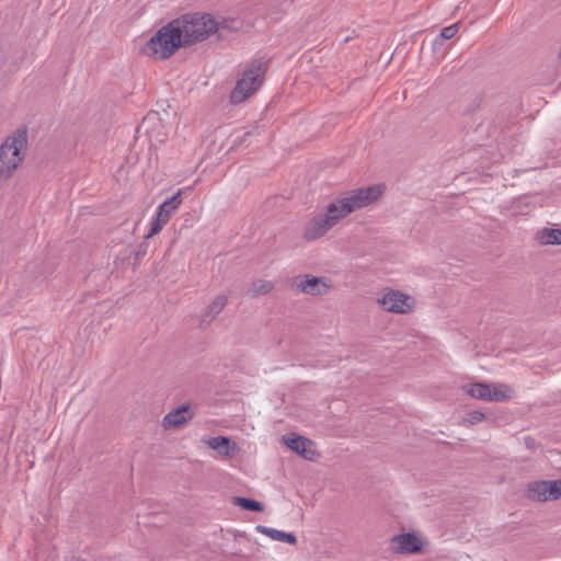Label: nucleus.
<instances>
[{
  "label": "nucleus",
  "mask_w": 561,
  "mask_h": 561,
  "mask_svg": "<svg viewBox=\"0 0 561 561\" xmlns=\"http://www.w3.org/2000/svg\"><path fill=\"white\" fill-rule=\"evenodd\" d=\"M28 148L25 128H19L8 135L0 145V182L9 181L22 167Z\"/></svg>",
  "instance_id": "1"
},
{
  "label": "nucleus",
  "mask_w": 561,
  "mask_h": 561,
  "mask_svg": "<svg viewBox=\"0 0 561 561\" xmlns=\"http://www.w3.org/2000/svg\"><path fill=\"white\" fill-rule=\"evenodd\" d=\"M350 206L342 196L330 202L319 214L314 215L304 228V238L313 241L323 237L341 220L351 215Z\"/></svg>",
  "instance_id": "2"
},
{
  "label": "nucleus",
  "mask_w": 561,
  "mask_h": 561,
  "mask_svg": "<svg viewBox=\"0 0 561 561\" xmlns=\"http://www.w3.org/2000/svg\"><path fill=\"white\" fill-rule=\"evenodd\" d=\"M183 46L174 22L171 21L145 41L140 45L139 51L147 58L162 61L172 57Z\"/></svg>",
  "instance_id": "3"
},
{
  "label": "nucleus",
  "mask_w": 561,
  "mask_h": 561,
  "mask_svg": "<svg viewBox=\"0 0 561 561\" xmlns=\"http://www.w3.org/2000/svg\"><path fill=\"white\" fill-rule=\"evenodd\" d=\"M173 22L184 46L203 42L219 28V22L209 13L184 14Z\"/></svg>",
  "instance_id": "4"
},
{
  "label": "nucleus",
  "mask_w": 561,
  "mask_h": 561,
  "mask_svg": "<svg viewBox=\"0 0 561 561\" xmlns=\"http://www.w3.org/2000/svg\"><path fill=\"white\" fill-rule=\"evenodd\" d=\"M267 61L260 58L251 61L237 80L233 90L230 92V102L240 104L255 94L264 81L267 70Z\"/></svg>",
  "instance_id": "5"
},
{
  "label": "nucleus",
  "mask_w": 561,
  "mask_h": 561,
  "mask_svg": "<svg viewBox=\"0 0 561 561\" xmlns=\"http://www.w3.org/2000/svg\"><path fill=\"white\" fill-rule=\"evenodd\" d=\"M466 394L489 402H504L514 397V389L505 383L473 382L462 387Z\"/></svg>",
  "instance_id": "6"
},
{
  "label": "nucleus",
  "mask_w": 561,
  "mask_h": 561,
  "mask_svg": "<svg viewBox=\"0 0 561 561\" xmlns=\"http://www.w3.org/2000/svg\"><path fill=\"white\" fill-rule=\"evenodd\" d=\"M183 190H179L172 197L163 202L156 211L154 217L151 219L149 232L146 238H151L158 234L164 226L169 222L175 211L182 204Z\"/></svg>",
  "instance_id": "7"
},
{
  "label": "nucleus",
  "mask_w": 561,
  "mask_h": 561,
  "mask_svg": "<svg viewBox=\"0 0 561 561\" xmlns=\"http://www.w3.org/2000/svg\"><path fill=\"white\" fill-rule=\"evenodd\" d=\"M385 192V185L376 184L368 187L352 190L343 195L351 213L365 208L377 202Z\"/></svg>",
  "instance_id": "8"
},
{
  "label": "nucleus",
  "mask_w": 561,
  "mask_h": 561,
  "mask_svg": "<svg viewBox=\"0 0 561 561\" xmlns=\"http://www.w3.org/2000/svg\"><path fill=\"white\" fill-rule=\"evenodd\" d=\"M377 302L383 310L394 313H408L415 305L411 296L394 289H385Z\"/></svg>",
  "instance_id": "9"
},
{
  "label": "nucleus",
  "mask_w": 561,
  "mask_h": 561,
  "mask_svg": "<svg viewBox=\"0 0 561 561\" xmlns=\"http://www.w3.org/2000/svg\"><path fill=\"white\" fill-rule=\"evenodd\" d=\"M390 550L400 554L422 552L427 545L426 539L417 533H403L390 539Z\"/></svg>",
  "instance_id": "10"
},
{
  "label": "nucleus",
  "mask_w": 561,
  "mask_h": 561,
  "mask_svg": "<svg viewBox=\"0 0 561 561\" xmlns=\"http://www.w3.org/2000/svg\"><path fill=\"white\" fill-rule=\"evenodd\" d=\"M527 497L534 501L546 502L561 499V480L536 481L528 484Z\"/></svg>",
  "instance_id": "11"
},
{
  "label": "nucleus",
  "mask_w": 561,
  "mask_h": 561,
  "mask_svg": "<svg viewBox=\"0 0 561 561\" xmlns=\"http://www.w3.org/2000/svg\"><path fill=\"white\" fill-rule=\"evenodd\" d=\"M296 285L301 293L313 296L328 294L333 287L330 279L309 275L298 277Z\"/></svg>",
  "instance_id": "12"
},
{
  "label": "nucleus",
  "mask_w": 561,
  "mask_h": 561,
  "mask_svg": "<svg viewBox=\"0 0 561 561\" xmlns=\"http://www.w3.org/2000/svg\"><path fill=\"white\" fill-rule=\"evenodd\" d=\"M195 415V410L191 404H183L170 411L162 420V427L164 430H174L184 426Z\"/></svg>",
  "instance_id": "13"
},
{
  "label": "nucleus",
  "mask_w": 561,
  "mask_h": 561,
  "mask_svg": "<svg viewBox=\"0 0 561 561\" xmlns=\"http://www.w3.org/2000/svg\"><path fill=\"white\" fill-rule=\"evenodd\" d=\"M285 444L305 459L313 460L317 456L314 444L302 436H285Z\"/></svg>",
  "instance_id": "14"
},
{
  "label": "nucleus",
  "mask_w": 561,
  "mask_h": 561,
  "mask_svg": "<svg viewBox=\"0 0 561 561\" xmlns=\"http://www.w3.org/2000/svg\"><path fill=\"white\" fill-rule=\"evenodd\" d=\"M205 443L221 457L232 458L239 453L238 445L225 436L210 437Z\"/></svg>",
  "instance_id": "15"
},
{
  "label": "nucleus",
  "mask_w": 561,
  "mask_h": 561,
  "mask_svg": "<svg viewBox=\"0 0 561 561\" xmlns=\"http://www.w3.org/2000/svg\"><path fill=\"white\" fill-rule=\"evenodd\" d=\"M536 240L542 245H561V229L542 228L537 231Z\"/></svg>",
  "instance_id": "16"
},
{
  "label": "nucleus",
  "mask_w": 561,
  "mask_h": 561,
  "mask_svg": "<svg viewBox=\"0 0 561 561\" xmlns=\"http://www.w3.org/2000/svg\"><path fill=\"white\" fill-rule=\"evenodd\" d=\"M227 297L225 295H218L213 299V301L207 306L204 314V322H210L214 320L226 307Z\"/></svg>",
  "instance_id": "17"
},
{
  "label": "nucleus",
  "mask_w": 561,
  "mask_h": 561,
  "mask_svg": "<svg viewBox=\"0 0 561 561\" xmlns=\"http://www.w3.org/2000/svg\"><path fill=\"white\" fill-rule=\"evenodd\" d=\"M257 530L274 540L288 542L290 545L296 543V537L293 534L284 533L282 530H277L265 526H257Z\"/></svg>",
  "instance_id": "18"
},
{
  "label": "nucleus",
  "mask_w": 561,
  "mask_h": 561,
  "mask_svg": "<svg viewBox=\"0 0 561 561\" xmlns=\"http://www.w3.org/2000/svg\"><path fill=\"white\" fill-rule=\"evenodd\" d=\"M273 288H274L273 282L267 280V279H256L251 284V286L249 288V294L252 297L264 296V295H267L268 293H271L273 290Z\"/></svg>",
  "instance_id": "19"
},
{
  "label": "nucleus",
  "mask_w": 561,
  "mask_h": 561,
  "mask_svg": "<svg viewBox=\"0 0 561 561\" xmlns=\"http://www.w3.org/2000/svg\"><path fill=\"white\" fill-rule=\"evenodd\" d=\"M233 504L238 505L243 510L254 512H262L264 510V506L260 502L247 497H234Z\"/></svg>",
  "instance_id": "20"
},
{
  "label": "nucleus",
  "mask_w": 561,
  "mask_h": 561,
  "mask_svg": "<svg viewBox=\"0 0 561 561\" xmlns=\"http://www.w3.org/2000/svg\"><path fill=\"white\" fill-rule=\"evenodd\" d=\"M458 31H459V23H454L451 25H448L440 31V38L442 39H450L458 33Z\"/></svg>",
  "instance_id": "21"
},
{
  "label": "nucleus",
  "mask_w": 561,
  "mask_h": 561,
  "mask_svg": "<svg viewBox=\"0 0 561 561\" xmlns=\"http://www.w3.org/2000/svg\"><path fill=\"white\" fill-rule=\"evenodd\" d=\"M484 419H485V415L479 411H473V412L469 413L467 416V421L470 424L479 423V422L483 421Z\"/></svg>",
  "instance_id": "22"
}]
</instances>
